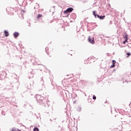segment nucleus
I'll use <instances>...</instances> for the list:
<instances>
[{"label": "nucleus", "mask_w": 131, "mask_h": 131, "mask_svg": "<svg viewBox=\"0 0 131 131\" xmlns=\"http://www.w3.org/2000/svg\"><path fill=\"white\" fill-rule=\"evenodd\" d=\"M35 98L39 105H42L43 104L45 107H47V106L49 107V101L48 102L43 95L37 94L35 96Z\"/></svg>", "instance_id": "1"}, {"label": "nucleus", "mask_w": 131, "mask_h": 131, "mask_svg": "<svg viewBox=\"0 0 131 131\" xmlns=\"http://www.w3.org/2000/svg\"><path fill=\"white\" fill-rule=\"evenodd\" d=\"M93 14L94 15L95 18H98V19H100V20H104L105 17V15H99V14H97L95 11H93Z\"/></svg>", "instance_id": "2"}, {"label": "nucleus", "mask_w": 131, "mask_h": 131, "mask_svg": "<svg viewBox=\"0 0 131 131\" xmlns=\"http://www.w3.org/2000/svg\"><path fill=\"white\" fill-rule=\"evenodd\" d=\"M73 11V8L72 7H70L68 8L66 10H65L63 13L64 14H67L68 13H71Z\"/></svg>", "instance_id": "3"}, {"label": "nucleus", "mask_w": 131, "mask_h": 131, "mask_svg": "<svg viewBox=\"0 0 131 131\" xmlns=\"http://www.w3.org/2000/svg\"><path fill=\"white\" fill-rule=\"evenodd\" d=\"M88 40L90 43H92V45H95V39L94 38H91V37H89Z\"/></svg>", "instance_id": "4"}, {"label": "nucleus", "mask_w": 131, "mask_h": 131, "mask_svg": "<svg viewBox=\"0 0 131 131\" xmlns=\"http://www.w3.org/2000/svg\"><path fill=\"white\" fill-rule=\"evenodd\" d=\"M6 77V75L5 74V72H1L0 73V79L1 80H3V79L5 78Z\"/></svg>", "instance_id": "5"}, {"label": "nucleus", "mask_w": 131, "mask_h": 131, "mask_svg": "<svg viewBox=\"0 0 131 131\" xmlns=\"http://www.w3.org/2000/svg\"><path fill=\"white\" fill-rule=\"evenodd\" d=\"M112 63L113 64L111 66L110 68H114V67H115V64H116V61H115V60H113Z\"/></svg>", "instance_id": "6"}, {"label": "nucleus", "mask_w": 131, "mask_h": 131, "mask_svg": "<svg viewBox=\"0 0 131 131\" xmlns=\"http://www.w3.org/2000/svg\"><path fill=\"white\" fill-rule=\"evenodd\" d=\"M40 82L43 86V85H45V80L43 79V77L40 78Z\"/></svg>", "instance_id": "7"}, {"label": "nucleus", "mask_w": 131, "mask_h": 131, "mask_svg": "<svg viewBox=\"0 0 131 131\" xmlns=\"http://www.w3.org/2000/svg\"><path fill=\"white\" fill-rule=\"evenodd\" d=\"M13 10L14 9L11 7H8L7 8H6V11L7 12H8V13H10V12H12V11H13Z\"/></svg>", "instance_id": "8"}, {"label": "nucleus", "mask_w": 131, "mask_h": 131, "mask_svg": "<svg viewBox=\"0 0 131 131\" xmlns=\"http://www.w3.org/2000/svg\"><path fill=\"white\" fill-rule=\"evenodd\" d=\"M71 18L74 20V19L76 18V14L75 13H72V14L71 15Z\"/></svg>", "instance_id": "9"}, {"label": "nucleus", "mask_w": 131, "mask_h": 131, "mask_svg": "<svg viewBox=\"0 0 131 131\" xmlns=\"http://www.w3.org/2000/svg\"><path fill=\"white\" fill-rule=\"evenodd\" d=\"M13 36H14L15 38H17V37L19 36V33H18V32H15L13 33Z\"/></svg>", "instance_id": "10"}, {"label": "nucleus", "mask_w": 131, "mask_h": 131, "mask_svg": "<svg viewBox=\"0 0 131 131\" xmlns=\"http://www.w3.org/2000/svg\"><path fill=\"white\" fill-rule=\"evenodd\" d=\"M4 34H5V36H6V37H8V36L9 35V32H8L7 30H4Z\"/></svg>", "instance_id": "11"}, {"label": "nucleus", "mask_w": 131, "mask_h": 131, "mask_svg": "<svg viewBox=\"0 0 131 131\" xmlns=\"http://www.w3.org/2000/svg\"><path fill=\"white\" fill-rule=\"evenodd\" d=\"M123 37V38H125V39H127V40H128V35H127V34H125V36L124 35Z\"/></svg>", "instance_id": "12"}, {"label": "nucleus", "mask_w": 131, "mask_h": 131, "mask_svg": "<svg viewBox=\"0 0 131 131\" xmlns=\"http://www.w3.org/2000/svg\"><path fill=\"white\" fill-rule=\"evenodd\" d=\"M34 131H39V129L37 127H35L33 128Z\"/></svg>", "instance_id": "13"}, {"label": "nucleus", "mask_w": 131, "mask_h": 131, "mask_svg": "<svg viewBox=\"0 0 131 131\" xmlns=\"http://www.w3.org/2000/svg\"><path fill=\"white\" fill-rule=\"evenodd\" d=\"M77 111H78V112H80V111H81V107H78L77 108Z\"/></svg>", "instance_id": "14"}, {"label": "nucleus", "mask_w": 131, "mask_h": 131, "mask_svg": "<svg viewBox=\"0 0 131 131\" xmlns=\"http://www.w3.org/2000/svg\"><path fill=\"white\" fill-rule=\"evenodd\" d=\"M48 51H49V48L47 47L45 49V52H46L47 54L49 55V52H48Z\"/></svg>", "instance_id": "15"}, {"label": "nucleus", "mask_w": 131, "mask_h": 131, "mask_svg": "<svg viewBox=\"0 0 131 131\" xmlns=\"http://www.w3.org/2000/svg\"><path fill=\"white\" fill-rule=\"evenodd\" d=\"M0 112H2V115H4V116H5V115H6V113L5 112H4V111H1V110H0Z\"/></svg>", "instance_id": "16"}, {"label": "nucleus", "mask_w": 131, "mask_h": 131, "mask_svg": "<svg viewBox=\"0 0 131 131\" xmlns=\"http://www.w3.org/2000/svg\"><path fill=\"white\" fill-rule=\"evenodd\" d=\"M40 17H42V15L40 14H38L37 18H40Z\"/></svg>", "instance_id": "17"}, {"label": "nucleus", "mask_w": 131, "mask_h": 131, "mask_svg": "<svg viewBox=\"0 0 131 131\" xmlns=\"http://www.w3.org/2000/svg\"><path fill=\"white\" fill-rule=\"evenodd\" d=\"M126 42H127V39H125L124 41H123V43L124 45H125Z\"/></svg>", "instance_id": "18"}, {"label": "nucleus", "mask_w": 131, "mask_h": 131, "mask_svg": "<svg viewBox=\"0 0 131 131\" xmlns=\"http://www.w3.org/2000/svg\"><path fill=\"white\" fill-rule=\"evenodd\" d=\"M93 100H96V99H97V97H96L95 95H93Z\"/></svg>", "instance_id": "19"}, {"label": "nucleus", "mask_w": 131, "mask_h": 131, "mask_svg": "<svg viewBox=\"0 0 131 131\" xmlns=\"http://www.w3.org/2000/svg\"><path fill=\"white\" fill-rule=\"evenodd\" d=\"M123 124H127V121H124L123 122Z\"/></svg>", "instance_id": "20"}, {"label": "nucleus", "mask_w": 131, "mask_h": 131, "mask_svg": "<svg viewBox=\"0 0 131 131\" xmlns=\"http://www.w3.org/2000/svg\"><path fill=\"white\" fill-rule=\"evenodd\" d=\"M16 130H17V129L16 128H13L11 130V131H16Z\"/></svg>", "instance_id": "21"}, {"label": "nucleus", "mask_w": 131, "mask_h": 131, "mask_svg": "<svg viewBox=\"0 0 131 131\" xmlns=\"http://www.w3.org/2000/svg\"><path fill=\"white\" fill-rule=\"evenodd\" d=\"M127 56H130V53H127Z\"/></svg>", "instance_id": "22"}, {"label": "nucleus", "mask_w": 131, "mask_h": 131, "mask_svg": "<svg viewBox=\"0 0 131 131\" xmlns=\"http://www.w3.org/2000/svg\"><path fill=\"white\" fill-rule=\"evenodd\" d=\"M90 58H91V59L92 60V59H94V58H95V57H94V56H91Z\"/></svg>", "instance_id": "23"}, {"label": "nucleus", "mask_w": 131, "mask_h": 131, "mask_svg": "<svg viewBox=\"0 0 131 131\" xmlns=\"http://www.w3.org/2000/svg\"><path fill=\"white\" fill-rule=\"evenodd\" d=\"M21 12H24V13H25V11L23 10V9H21Z\"/></svg>", "instance_id": "24"}, {"label": "nucleus", "mask_w": 131, "mask_h": 131, "mask_svg": "<svg viewBox=\"0 0 131 131\" xmlns=\"http://www.w3.org/2000/svg\"><path fill=\"white\" fill-rule=\"evenodd\" d=\"M86 60L88 61V62H90V58H88Z\"/></svg>", "instance_id": "25"}, {"label": "nucleus", "mask_w": 131, "mask_h": 131, "mask_svg": "<svg viewBox=\"0 0 131 131\" xmlns=\"http://www.w3.org/2000/svg\"><path fill=\"white\" fill-rule=\"evenodd\" d=\"M31 74H34V72H31Z\"/></svg>", "instance_id": "26"}, {"label": "nucleus", "mask_w": 131, "mask_h": 131, "mask_svg": "<svg viewBox=\"0 0 131 131\" xmlns=\"http://www.w3.org/2000/svg\"><path fill=\"white\" fill-rule=\"evenodd\" d=\"M47 72H49V73H50V70H47Z\"/></svg>", "instance_id": "27"}, {"label": "nucleus", "mask_w": 131, "mask_h": 131, "mask_svg": "<svg viewBox=\"0 0 131 131\" xmlns=\"http://www.w3.org/2000/svg\"><path fill=\"white\" fill-rule=\"evenodd\" d=\"M30 2H31V3H32V2H33V0H29Z\"/></svg>", "instance_id": "28"}, {"label": "nucleus", "mask_w": 131, "mask_h": 131, "mask_svg": "<svg viewBox=\"0 0 131 131\" xmlns=\"http://www.w3.org/2000/svg\"><path fill=\"white\" fill-rule=\"evenodd\" d=\"M125 82H128V81L127 80H125Z\"/></svg>", "instance_id": "29"}, {"label": "nucleus", "mask_w": 131, "mask_h": 131, "mask_svg": "<svg viewBox=\"0 0 131 131\" xmlns=\"http://www.w3.org/2000/svg\"><path fill=\"white\" fill-rule=\"evenodd\" d=\"M53 9H55V6H53Z\"/></svg>", "instance_id": "30"}, {"label": "nucleus", "mask_w": 131, "mask_h": 131, "mask_svg": "<svg viewBox=\"0 0 131 131\" xmlns=\"http://www.w3.org/2000/svg\"><path fill=\"white\" fill-rule=\"evenodd\" d=\"M107 56H109V53H107Z\"/></svg>", "instance_id": "31"}, {"label": "nucleus", "mask_w": 131, "mask_h": 131, "mask_svg": "<svg viewBox=\"0 0 131 131\" xmlns=\"http://www.w3.org/2000/svg\"><path fill=\"white\" fill-rule=\"evenodd\" d=\"M123 83H124V81H123Z\"/></svg>", "instance_id": "32"}, {"label": "nucleus", "mask_w": 131, "mask_h": 131, "mask_svg": "<svg viewBox=\"0 0 131 131\" xmlns=\"http://www.w3.org/2000/svg\"><path fill=\"white\" fill-rule=\"evenodd\" d=\"M36 118H37V119H38V117L37 116Z\"/></svg>", "instance_id": "33"}, {"label": "nucleus", "mask_w": 131, "mask_h": 131, "mask_svg": "<svg viewBox=\"0 0 131 131\" xmlns=\"http://www.w3.org/2000/svg\"><path fill=\"white\" fill-rule=\"evenodd\" d=\"M50 121H52V119H50Z\"/></svg>", "instance_id": "34"}, {"label": "nucleus", "mask_w": 131, "mask_h": 131, "mask_svg": "<svg viewBox=\"0 0 131 131\" xmlns=\"http://www.w3.org/2000/svg\"><path fill=\"white\" fill-rule=\"evenodd\" d=\"M80 82H82V81H80Z\"/></svg>", "instance_id": "35"}, {"label": "nucleus", "mask_w": 131, "mask_h": 131, "mask_svg": "<svg viewBox=\"0 0 131 131\" xmlns=\"http://www.w3.org/2000/svg\"><path fill=\"white\" fill-rule=\"evenodd\" d=\"M114 71H115V69L114 70Z\"/></svg>", "instance_id": "36"}, {"label": "nucleus", "mask_w": 131, "mask_h": 131, "mask_svg": "<svg viewBox=\"0 0 131 131\" xmlns=\"http://www.w3.org/2000/svg\"><path fill=\"white\" fill-rule=\"evenodd\" d=\"M85 96H86V94H85Z\"/></svg>", "instance_id": "37"}, {"label": "nucleus", "mask_w": 131, "mask_h": 131, "mask_svg": "<svg viewBox=\"0 0 131 131\" xmlns=\"http://www.w3.org/2000/svg\"><path fill=\"white\" fill-rule=\"evenodd\" d=\"M44 86V88H45V85H43V86Z\"/></svg>", "instance_id": "38"}, {"label": "nucleus", "mask_w": 131, "mask_h": 131, "mask_svg": "<svg viewBox=\"0 0 131 131\" xmlns=\"http://www.w3.org/2000/svg\"><path fill=\"white\" fill-rule=\"evenodd\" d=\"M84 63H85L86 64V62H84Z\"/></svg>", "instance_id": "39"}]
</instances>
